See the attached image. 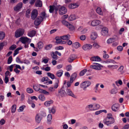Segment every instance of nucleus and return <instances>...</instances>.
Here are the masks:
<instances>
[{"label": "nucleus", "instance_id": "f257e3e1", "mask_svg": "<svg viewBox=\"0 0 129 129\" xmlns=\"http://www.w3.org/2000/svg\"><path fill=\"white\" fill-rule=\"evenodd\" d=\"M46 17V13L45 12L41 13L40 16L38 17L35 21L34 24L36 26L39 25L43 21V19Z\"/></svg>", "mask_w": 129, "mask_h": 129}, {"label": "nucleus", "instance_id": "f03ea898", "mask_svg": "<svg viewBox=\"0 0 129 129\" xmlns=\"http://www.w3.org/2000/svg\"><path fill=\"white\" fill-rule=\"evenodd\" d=\"M46 116V113L43 111L37 113L35 116L36 122L38 123H40L43 117H45Z\"/></svg>", "mask_w": 129, "mask_h": 129}, {"label": "nucleus", "instance_id": "7ed1b4c3", "mask_svg": "<svg viewBox=\"0 0 129 129\" xmlns=\"http://www.w3.org/2000/svg\"><path fill=\"white\" fill-rule=\"evenodd\" d=\"M34 89L36 91H39L40 93H43L46 95H51L52 93L50 94V92L45 90L38 88L37 86H34Z\"/></svg>", "mask_w": 129, "mask_h": 129}, {"label": "nucleus", "instance_id": "20e7f679", "mask_svg": "<svg viewBox=\"0 0 129 129\" xmlns=\"http://www.w3.org/2000/svg\"><path fill=\"white\" fill-rule=\"evenodd\" d=\"M25 31L22 28H19L17 30L15 33V36L18 38L23 35Z\"/></svg>", "mask_w": 129, "mask_h": 129}, {"label": "nucleus", "instance_id": "39448f33", "mask_svg": "<svg viewBox=\"0 0 129 129\" xmlns=\"http://www.w3.org/2000/svg\"><path fill=\"white\" fill-rule=\"evenodd\" d=\"M90 82L88 81H85L82 83L80 85L81 88H83V90H86L87 87L89 86L91 84Z\"/></svg>", "mask_w": 129, "mask_h": 129}, {"label": "nucleus", "instance_id": "423d86ee", "mask_svg": "<svg viewBox=\"0 0 129 129\" xmlns=\"http://www.w3.org/2000/svg\"><path fill=\"white\" fill-rule=\"evenodd\" d=\"M101 23V22L99 20H94L89 21L88 24L91 26H94L100 24Z\"/></svg>", "mask_w": 129, "mask_h": 129}, {"label": "nucleus", "instance_id": "0eeeda50", "mask_svg": "<svg viewBox=\"0 0 129 129\" xmlns=\"http://www.w3.org/2000/svg\"><path fill=\"white\" fill-rule=\"evenodd\" d=\"M23 3L20 2L17 4L14 7V10L16 12H19L23 7Z\"/></svg>", "mask_w": 129, "mask_h": 129}, {"label": "nucleus", "instance_id": "6e6552de", "mask_svg": "<svg viewBox=\"0 0 129 129\" xmlns=\"http://www.w3.org/2000/svg\"><path fill=\"white\" fill-rule=\"evenodd\" d=\"M38 11L36 9H34L32 11L31 14V18L33 20H34L38 15Z\"/></svg>", "mask_w": 129, "mask_h": 129}, {"label": "nucleus", "instance_id": "1a4fd4ad", "mask_svg": "<svg viewBox=\"0 0 129 129\" xmlns=\"http://www.w3.org/2000/svg\"><path fill=\"white\" fill-rule=\"evenodd\" d=\"M92 46L90 44H85L82 47V48L85 51L91 49Z\"/></svg>", "mask_w": 129, "mask_h": 129}, {"label": "nucleus", "instance_id": "9d476101", "mask_svg": "<svg viewBox=\"0 0 129 129\" xmlns=\"http://www.w3.org/2000/svg\"><path fill=\"white\" fill-rule=\"evenodd\" d=\"M101 67H103L101 65L97 63H96V65H91L90 66V68L98 70H100L101 69Z\"/></svg>", "mask_w": 129, "mask_h": 129}, {"label": "nucleus", "instance_id": "9b49d317", "mask_svg": "<svg viewBox=\"0 0 129 129\" xmlns=\"http://www.w3.org/2000/svg\"><path fill=\"white\" fill-rule=\"evenodd\" d=\"M67 12L66 8L64 7H61L60 8L59 13L60 14L63 15L66 14Z\"/></svg>", "mask_w": 129, "mask_h": 129}, {"label": "nucleus", "instance_id": "f8f14e48", "mask_svg": "<svg viewBox=\"0 0 129 129\" xmlns=\"http://www.w3.org/2000/svg\"><path fill=\"white\" fill-rule=\"evenodd\" d=\"M108 29L106 27L103 28L101 31V34L103 36H106L108 35Z\"/></svg>", "mask_w": 129, "mask_h": 129}, {"label": "nucleus", "instance_id": "ddd939ff", "mask_svg": "<svg viewBox=\"0 0 129 129\" xmlns=\"http://www.w3.org/2000/svg\"><path fill=\"white\" fill-rule=\"evenodd\" d=\"M29 39L26 37H21L19 39V41L22 43L25 44L29 41Z\"/></svg>", "mask_w": 129, "mask_h": 129}, {"label": "nucleus", "instance_id": "4468645a", "mask_svg": "<svg viewBox=\"0 0 129 129\" xmlns=\"http://www.w3.org/2000/svg\"><path fill=\"white\" fill-rule=\"evenodd\" d=\"M66 92L67 94L68 95L70 96L75 98H76V96L73 93L71 90L69 89H67L66 90Z\"/></svg>", "mask_w": 129, "mask_h": 129}, {"label": "nucleus", "instance_id": "2eb2a0df", "mask_svg": "<svg viewBox=\"0 0 129 129\" xmlns=\"http://www.w3.org/2000/svg\"><path fill=\"white\" fill-rule=\"evenodd\" d=\"M76 58V56L75 55H71L69 57L68 59V61L69 62L71 63Z\"/></svg>", "mask_w": 129, "mask_h": 129}, {"label": "nucleus", "instance_id": "dca6fc26", "mask_svg": "<svg viewBox=\"0 0 129 129\" xmlns=\"http://www.w3.org/2000/svg\"><path fill=\"white\" fill-rule=\"evenodd\" d=\"M103 122L104 124L109 125V124L112 123V120L108 119V118H105L103 120Z\"/></svg>", "mask_w": 129, "mask_h": 129}, {"label": "nucleus", "instance_id": "f3484780", "mask_svg": "<svg viewBox=\"0 0 129 129\" xmlns=\"http://www.w3.org/2000/svg\"><path fill=\"white\" fill-rule=\"evenodd\" d=\"M90 60L93 61H100L101 60L100 58L98 56L91 57Z\"/></svg>", "mask_w": 129, "mask_h": 129}, {"label": "nucleus", "instance_id": "a211bd4d", "mask_svg": "<svg viewBox=\"0 0 129 129\" xmlns=\"http://www.w3.org/2000/svg\"><path fill=\"white\" fill-rule=\"evenodd\" d=\"M53 102V100H49L46 101L44 103V105L46 107H49L51 104H52Z\"/></svg>", "mask_w": 129, "mask_h": 129}, {"label": "nucleus", "instance_id": "6ab92c4d", "mask_svg": "<svg viewBox=\"0 0 129 129\" xmlns=\"http://www.w3.org/2000/svg\"><path fill=\"white\" fill-rule=\"evenodd\" d=\"M36 33L35 30H30L28 32L27 35L30 37H33L35 35Z\"/></svg>", "mask_w": 129, "mask_h": 129}, {"label": "nucleus", "instance_id": "aec40b11", "mask_svg": "<svg viewBox=\"0 0 129 129\" xmlns=\"http://www.w3.org/2000/svg\"><path fill=\"white\" fill-rule=\"evenodd\" d=\"M77 75L76 73H74L71 76L70 78V82L72 83L73 81L76 78Z\"/></svg>", "mask_w": 129, "mask_h": 129}, {"label": "nucleus", "instance_id": "412c9836", "mask_svg": "<svg viewBox=\"0 0 129 129\" xmlns=\"http://www.w3.org/2000/svg\"><path fill=\"white\" fill-rule=\"evenodd\" d=\"M98 36V34L96 32H93L91 33L90 37L92 39L94 40L96 39Z\"/></svg>", "mask_w": 129, "mask_h": 129}, {"label": "nucleus", "instance_id": "4be33fe9", "mask_svg": "<svg viewBox=\"0 0 129 129\" xmlns=\"http://www.w3.org/2000/svg\"><path fill=\"white\" fill-rule=\"evenodd\" d=\"M72 46L73 48L77 49L80 47L81 45L79 42H77L73 43Z\"/></svg>", "mask_w": 129, "mask_h": 129}, {"label": "nucleus", "instance_id": "5701e85b", "mask_svg": "<svg viewBox=\"0 0 129 129\" xmlns=\"http://www.w3.org/2000/svg\"><path fill=\"white\" fill-rule=\"evenodd\" d=\"M96 12L99 15H104V13L102 11L101 9L99 7H98L96 9Z\"/></svg>", "mask_w": 129, "mask_h": 129}, {"label": "nucleus", "instance_id": "b1692460", "mask_svg": "<svg viewBox=\"0 0 129 129\" xmlns=\"http://www.w3.org/2000/svg\"><path fill=\"white\" fill-rule=\"evenodd\" d=\"M79 5L76 3L71 4L69 6V8L70 9H74L78 7Z\"/></svg>", "mask_w": 129, "mask_h": 129}, {"label": "nucleus", "instance_id": "393cba45", "mask_svg": "<svg viewBox=\"0 0 129 129\" xmlns=\"http://www.w3.org/2000/svg\"><path fill=\"white\" fill-rule=\"evenodd\" d=\"M58 92L59 94L61 97L64 96L66 94L65 91L64 90H63L62 89H61L60 90H59Z\"/></svg>", "mask_w": 129, "mask_h": 129}, {"label": "nucleus", "instance_id": "a878e982", "mask_svg": "<svg viewBox=\"0 0 129 129\" xmlns=\"http://www.w3.org/2000/svg\"><path fill=\"white\" fill-rule=\"evenodd\" d=\"M36 6L37 7H41L42 6V3L40 0H37L35 3Z\"/></svg>", "mask_w": 129, "mask_h": 129}, {"label": "nucleus", "instance_id": "bb28decb", "mask_svg": "<svg viewBox=\"0 0 129 129\" xmlns=\"http://www.w3.org/2000/svg\"><path fill=\"white\" fill-rule=\"evenodd\" d=\"M77 18V17L74 14H72L70 16H69V20L71 21Z\"/></svg>", "mask_w": 129, "mask_h": 129}, {"label": "nucleus", "instance_id": "cd10ccee", "mask_svg": "<svg viewBox=\"0 0 129 129\" xmlns=\"http://www.w3.org/2000/svg\"><path fill=\"white\" fill-rule=\"evenodd\" d=\"M52 119V115L50 114L48 115L47 117V122L48 124H50Z\"/></svg>", "mask_w": 129, "mask_h": 129}, {"label": "nucleus", "instance_id": "c85d7f7f", "mask_svg": "<svg viewBox=\"0 0 129 129\" xmlns=\"http://www.w3.org/2000/svg\"><path fill=\"white\" fill-rule=\"evenodd\" d=\"M63 40H68L70 39V36L69 35H65L60 37Z\"/></svg>", "mask_w": 129, "mask_h": 129}, {"label": "nucleus", "instance_id": "c756f323", "mask_svg": "<svg viewBox=\"0 0 129 129\" xmlns=\"http://www.w3.org/2000/svg\"><path fill=\"white\" fill-rule=\"evenodd\" d=\"M55 39L56 40V43L57 44H60L62 42L61 38L60 37H56Z\"/></svg>", "mask_w": 129, "mask_h": 129}, {"label": "nucleus", "instance_id": "7c9ffc66", "mask_svg": "<svg viewBox=\"0 0 129 129\" xmlns=\"http://www.w3.org/2000/svg\"><path fill=\"white\" fill-rule=\"evenodd\" d=\"M48 76L51 79H53L55 78V76L54 75L48 72L47 73Z\"/></svg>", "mask_w": 129, "mask_h": 129}, {"label": "nucleus", "instance_id": "2f4dec72", "mask_svg": "<svg viewBox=\"0 0 129 129\" xmlns=\"http://www.w3.org/2000/svg\"><path fill=\"white\" fill-rule=\"evenodd\" d=\"M63 71L61 70H60L57 71L56 73V75L58 77H60L62 75Z\"/></svg>", "mask_w": 129, "mask_h": 129}, {"label": "nucleus", "instance_id": "473e14b6", "mask_svg": "<svg viewBox=\"0 0 129 129\" xmlns=\"http://www.w3.org/2000/svg\"><path fill=\"white\" fill-rule=\"evenodd\" d=\"M70 30H73L75 29L74 26L70 24H69L67 27Z\"/></svg>", "mask_w": 129, "mask_h": 129}, {"label": "nucleus", "instance_id": "72a5a7b5", "mask_svg": "<svg viewBox=\"0 0 129 129\" xmlns=\"http://www.w3.org/2000/svg\"><path fill=\"white\" fill-rule=\"evenodd\" d=\"M22 49V47H19L17 48L16 49L14 53L13 54L14 56H15L17 54H18L19 53L18 51Z\"/></svg>", "mask_w": 129, "mask_h": 129}, {"label": "nucleus", "instance_id": "f704fd0d", "mask_svg": "<svg viewBox=\"0 0 129 129\" xmlns=\"http://www.w3.org/2000/svg\"><path fill=\"white\" fill-rule=\"evenodd\" d=\"M87 108L91 111H94V107L92 104H90L86 106Z\"/></svg>", "mask_w": 129, "mask_h": 129}, {"label": "nucleus", "instance_id": "c9c22d12", "mask_svg": "<svg viewBox=\"0 0 129 129\" xmlns=\"http://www.w3.org/2000/svg\"><path fill=\"white\" fill-rule=\"evenodd\" d=\"M38 47L39 49L42 48L43 46V43L41 42H39L38 43Z\"/></svg>", "mask_w": 129, "mask_h": 129}, {"label": "nucleus", "instance_id": "e433bc0d", "mask_svg": "<svg viewBox=\"0 0 129 129\" xmlns=\"http://www.w3.org/2000/svg\"><path fill=\"white\" fill-rule=\"evenodd\" d=\"M39 99L42 101L45 100V96L43 95H40L38 97Z\"/></svg>", "mask_w": 129, "mask_h": 129}, {"label": "nucleus", "instance_id": "4c0bfd02", "mask_svg": "<svg viewBox=\"0 0 129 129\" xmlns=\"http://www.w3.org/2000/svg\"><path fill=\"white\" fill-rule=\"evenodd\" d=\"M100 107V105L98 104H95L94 107V110L99 109Z\"/></svg>", "mask_w": 129, "mask_h": 129}, {"label": "nucleus", "instance_id": "58836bf2", "mask_svg": "<svg viewBox=\"0 0 129 129\" xmlns=\"http://www.w3.org/2000/svg\"><path fill=\"white\" fill-rule=\"evenodd\" d=\"M5 34L4 33L0 31V40L3 39L5 37Z\"/></svg>", "mask_w": 129, "mask_h": 129}, {"label": "nucleus", "instance_id": "ea45409f", "mask_svg": "<svg viewBox=\"0 0 129 129\" xmlns=\"http://www.w3.org/2000/svg\"><path fill=\"white\" fill-rule=\"evenodd\" d=\"M115 108H116V109H113V111H117L118 109L119 106V105L118 104H115L113 105Z\"/></svg>", "mask_w": 129, "mask_h": 129}, {"label": "nucleus", "instance_id": "a19ab883", "mask_svg": "<svg viewBox=\"0 0 129 129\" xmlns=\"http://www.w3.org/2000/svg\"><path fill=\"white\" fill-rule=\"evenodd\" d=\"M87 70L86 69H84L81 71L79 73V75L80 76H83L86 72Z\"/></svg>", "mask_w": 129, "mask_h": 129}, {"label": "nucleus", "instance_id": "79ce46f5", "mask_svg": "<svg viewBox=\"0 0 129 129\" xmlns=\"http://www.w3.org/2000/svg\"><path fill=\"white\" fill-rule=\"evenodd\" d=\"M16 105H13L12 107L11 111L12 113H14L15 112L16 109Z\"/></svg>", "mask_w": 129, "mask_h": 129}, {"label": "nucleus", "instance_id": "37998d69", "mask_svg": "<svg viewBox=\"0 0 129 129\" xmlns=\"http://www.w3.org/2000/svg\"><path fill=\"white\" fill-rule=\"evenodd\" d=\"M59 80L58 79H56V82L55 83V84L54 85V87L55 89L57 88L58 86V84L59 83Z\"/></svg>", "mask_w": 129, "mask_h": 129}, {"label": "nucleus", "instance_id": "c03bdc74", "mask_svg": "<svg viewBox=\"0 0 129 129\" xmlns=\"http://www.w3.org/2000/svg\"><path fill=\"white\" fill-rule=\"evenodd\" d=\"M93 46L95 49H98L100 47V46L96 43H94L93 45Z\"/></svg>", "mask_w": 129, "mask_h": 129}, {"label": "nucleus", "instance_id": "a18cd8bd", "mask_svg": "<svg viewBox=\"0 0 129 129\" xmlns=\"http://www.w3.org/2000/svg\"><path fill=\"white\" fill-rule=\"evenodd\" d=\"M115 83L117 85L119 86L118 84L121 85L122 84V82L121 80H119L115 82Z\"/></svg>", "mask_w": 129, "mask_h": 129}, {"label": "nucleus", "instance_id": "49530a36", "mask_svg": "<svg viewBox=\"0 0 129 129\" xmlns=\"http://www.w3.org/2000/svg\"><path fill=\"white\" fill-rule=\"evenodd\" d=\"M48 90L50 93L52 92L55 90V88L53 87H49L48 89Z\"/></svg>", "mask_w": 129, "mask_h": 129}, {"label": "nucleus", "instance_id": "de8ad7c7", "mask_svg": "<svg viewBox=\"0 0 129 129\" xmlns=\"http://www.w3.org/2000/svg\"><path fill=\"white\" fill-rule=\"evenodd\" d=\"M55 112V108L54 107H53L51 109L49 110V112L50 113H54Z\"/></svg>", "mask_w": 129, "mask_h": 129}, {"label": "nucleus", "instance_id": "09e8293b", "mask_svg": "<svg viewBox=\"0 0 129 129\" xmlns=\"http://www.w3.org/2000/svg\"><path fill=\"white\" fill-rule=\"evenodd\" d=\"M54 6H50L49 11L50 13H52L53 12L54 9Z\"/></svg>", "mask_w": 129, "mask_h": 129}, {"label": "nucleus", "instance_id": "8fccbe9b", "mask_svg": "<svg viewBox=\"0 0 129 129\" xmlns=\"http://www.w3.org/2000/svg\"><path fill=\"white\" fill-rule=\"evenodd\" d=\"M112 114L109 113L107 114V117L105 118H108V119L112 120Z\"/></svg>", "mask_w": 129, "mask_h": 129}, {"label": "nucleus", "instance_id": "3c124183", "mask_svg": "<svg viewBox=\"0 0 129 129\" xmlns=\"http://www.w3.org/2000/svg\"><path fill=\"white\" fill-rule=\"evenodd\" d=\"M30 10L29 9H28L26 12V16L28 18H29V14H30Z\"/></svg>", "mask_w": 129, "mask_h": 129}, {"label": "nucleus", "instance_id": "603ef678", "mask_svg": "<svg viewBox=\"0 0 129 129\" xmlns=\"http://www.w3.org/2000/svg\"><path fill=\"white\" fill-rule=\"evenodd\" d=\"M26 91L28 93H30L33 92V90L31 88H28L26 89Z\"/></svg>", "mask_w": 129, "mask_h": 129}, {"label": "nucleus", "instance_id": "864d4df0", "mask_svg": "<svg viewBox=\"0 0 129 129\" xmlns=\"http://www.w3.org/2000/svg\"><path fill=\"white\" fill-rule=\"evenodd\" d=\"M62 24L66 26L67 27L68 26L69 23L65 20H63L62 21Z\"/></svg>", "mask_w": 129, "mask_h": 129}, {"label": "nucleus", "instance_id": "5fc2aeb1", "mask_svg": "<svg viewBox=\"0 0 129 129\" xmlns=\"http://www.w3.org/2000/svg\"><path fill=\"white\" fill-rule=\"evenodd\" d=\"M49 61V58H43L42 62H44L45 63H47Z\"/></svg>", "mask_w": 129, "mask_h": 129}, {"label": "nucleus", "instance_id": "6e6d98bb", "mask_svg": "<svg viewBox=\"0 0 129 129\" xmlns=\"http://www.w3.org/2000/svg\"><path fill=\"white\" fill-rule=\"evenodd\" d=\"M50 79L47 77H44L42 79L41 81L42 82H44L45 81H48Z\"/></svg>", "mask_w": 129, "mask_h": 129}, {"label": "nucleus", "instance_id": "4d7b16f0", "mask_svg": "<svg viewBox=\"0 0 129 129\" xmlns=\"http://www.w3.org/2000/svg\"><path fill=\"white\" fill-rule=\"evenodd\" d=\"M105 62L106 63L110 64L113 63V60L109 59L107 60L106 61H105Z\"/></svg>", "mask_w": 129, "mask_h": 129}, {"label": "nucleus", "instance_id": "13d9d810", "mask_svg": "<svg viewBox=\"0 0 129 129\" xmlns=\"http://www.w3.org/2000/svg\"><path fill=\"white\" fill-rule=\"evenodd\" d=\"M72 66L71 65H69L66 66V69L68 71L72 69Z\"/></svg>", "mask_w": 129, "mask_h": 129}, {"label": "nucleus", "instance_id": "bf43d9fd", "mask_svg": "<svg viewBox=\"0 0 129 129\" xmlns=\"http://www.w3.org/2000/svg\"><path fill=\"white\" fill-rule=\"evenodd\" d=\"M16 47V46L15 45H12L10 48L9 49L10 50H13Z\"/></svg>", "mask_w": 129, "mask_h": 129}, {"label": "nucleus", "instance_id": "052dcab7", "mask_svg": "<svg viewBox=\"0 0 129 129\" xmlns=\"http://www.w3.org/2000/svg\"><path fill=\"white\" fill-rule=\"evenodd\" d=\"M118 63L115 62L113 60V69H116L118 68V66L117 65Z\"/></svg>", "mask_w": 129, "mask_h": 129}, {"label": "nucleus", "instance_id": "680f3d73", "mask_svg": "<svg viewBox=\"0 0 129 129\" xmlns=\"http://www.w3.org/2000/svg\"><path fill=\"white\" fill-rule=\"evenodd\" d=\"M42 69L43 70H45L46 71H49L50 70V68L49 67H47L45 68H42Z\"/></svg>", "mask_w": 129, "mask_h": 129}, {"label": "nucleus", "instance_id": "e2e57ef3", "mask_svg": "<svg viewBox=\"0 0 129 129\" xmlns=\"http://www.w3.org/2000/svg\"><path fill=\"white\" fill-rule=\"evenodd\" d=\"M52 57L53 59H55V60H56L57 59V55H55V54L54 52H52Z\"/></svg>", "mask_w": 129, "mask_h": 129}, {"label": "nucleus", "instance_id": "0e129e2a", "mask_svg": "<svg viewBox=\"0 0 129 129\" xmlns=\"http://www.w3.org/2000/svg\"><path fill=\"white\" fill-rule=\"evenodd\" d=\"M52 47L51 45H49L46 46L45 47V49L46 50H49Z\"/></svg>", "mask_w": 129, "mask_h": 129}, {"label": "nucleus", "instance_id": "69168bd1", "mask_svg": "<svg viewBox=\"0 0 129 129\" xmlns=\"http://www.w3.org/2000/svg\"><path fill=\"white\" fill-rule=\"evenodd\" d=\"M12 56H10L8 58V64H9L12 61Z\"/></svg>", "mask_w": 129, "mask_h": 129}, {"label": "nucleus", "instance_id": "338daca9", "mask_svg": "<svg viewBox=\"0 0 129 129\" xmlns=\"http://www.w3.org/2000/svg\"><path fill=\"white\" fill-rule=\"evenodd\" d=\"M86 38V36L85 35H82L80 37V39L82 41L84 40Z\"/></svg>", "mask_w": 129, "mask_h": 129}, {"label": "nucleus", "instance_id": "774afa93", "mask_svg": "<svg viewBox=\"0 0 129 129\" xmlns=\"http://www.w3.org/2000/svg\"><path fill=\"white\" fill-rule=\"evenodd\" d=\"M129 129V124L125 125L121 129Z\"/></svg>", "mask_w": 129, "mask_h": 129}]
</instances>
